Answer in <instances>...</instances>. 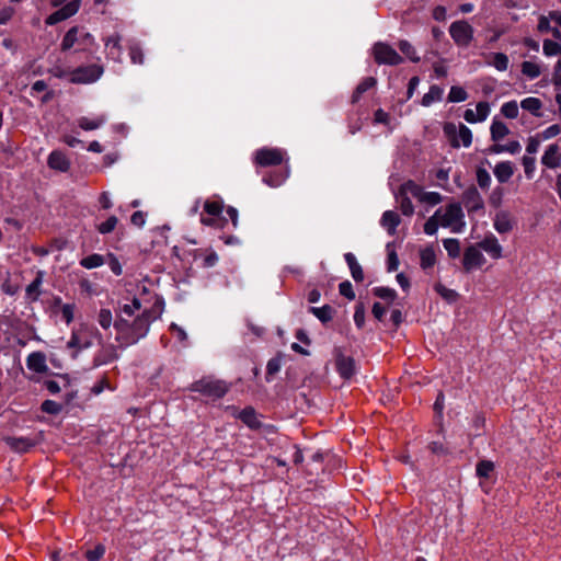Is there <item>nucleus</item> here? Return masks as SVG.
<instances>
[{
    "mask_svg": "<svg viewBox=\"0 0 561 561\" xmlns=\"http://www.w3.org/2000/svg\"><path fill=\"white\" fill-rule=\"evenodd\" d=\"M105 546L98 543L93 549L85 551L84 557L88 561H100L105 554Z\"/></svg>",
    "mask_w": 561,
    "mask_h": 561,
    "instance_id": "nucleus-51",
    "label": "nucleus"
},
{
    "mask_svg": "<svg viewBox=\"0 0 561 561\" xmlns=\"http://www.w3.org/2000/svg\"><path fill=\"white\" fill-rule=\"evenodd\" d=\"M490 64L499 71H505L508 67V57L503 53H494L491 56Z\"/></svg>",
    "mask_w": 561,
    "mask_h": 561,
    "instance_id": "nucleus-41",
    "label": "nucleus"
},
{
    "mask_svg": "<svg viewBox=\"0 0 561 561\" xmlns=\"http://www.w3.org/2000/svg\"><path fill=\"white\" fill-rule=\"evenodd\" d=\"M486 260L483 256L481 249L477 245H469L465 249L462 256V267L466 273L473 270L481 268Z\"/></svg>",
    "mask_w": 561,
    "mask_h": 561,
    "instance_id": "nucleus-10",
    "label": "nucleus"
},
{
    "mask_svg": "<svg viewBox=\"0 0 561 561\" xmlns=\"http://www.w3.org/2000/svg\"><path fill=\"white\" fill-rule=\"evenodd\" d=\"M501 113L507 118H516L519 113V107L516 101H510L501 106Z\"/></svg>",
    "mask_w": 561,
    "mask_h": 561,
    "instance_id": "nucleus-50",
    "label": "nucleus"
},
{
    "mask_svg": "<svg viewBox=\"0 0 561 561\" xmlns=\"http://www.w3.org/2000/svg\"><path fill=\"white\" fill-rule=\"evenodd\" d=\"M286 152L279 148L264 147L256 150L254 162L261 167L279 165L284 161Z\"/></svg>",
    "mask_w": 561,
    "mask_h": 561,
    "instance_id": "nucleus-9",
    "label": "nucleus"
},
{
    "mask_svg": "<svg viewBox=\"0 0 561 561\" xmlns=\"http://www.w3.org/2000/svg\"><path fill=\"white\" fill-rule=\"evenodd\" d=\"M400 216L392 210L385 211L380 220L381 226L387 230V232L390 236H393L396 233V229L400 225Z\"/></svg>",
    "mask_w": 561,
    "mask_h": 561,
    "instance_id": "nucleus-26",
    "label": "nucleus"
},
{
    "mask_svg": "<svg viewBox=\"0 0 561 561\" xmlns=\"http://www.w3.org/2000/svg\"><path fill=\"white\" fill-rule=\"evenodd\" d=\"M238 417L250 428L257 430L262 426L255 410L252 407H247L239 412Z\"/></svg>",
    "mask_w": 561,
    "mask_h": 561,
    "instance_id": "nucleus-27",
    "label": "nucleus"
},
{
    "mask_svg": "<svg viewBox=\"0 0 561 561\" xmlns=\"http://www.w3.org/2000/svg\"><path fill=\"white\" fill-rule=\"evenodd\" d=\"M467 99H468V93L463 88L458 87V85H453L450 88V91L448 93V102L458 103V102H463Z\"/></svg>",
    "mask_w": 561,
    "mask_h": 561,
    "instance_id": "nucleus-43",
    "label": "nucleus"
},
{
    "mask_svg": "<svg viewBox=\"0 0 561 561\" xmlns=\"http://www.w3.org/2000/svg\"><path fill=\"white\" fill-rule=\"evenodd\" d=\"M95 45L94 37L88 33L83 32V30L80 28V36H79V44L81 50H89L91 46Z\"/></svg>",
    "mask_w": 561,
    "mask_h": 561,
    "instance_id": "nucleus-57",
    "label": "nucleus"
},
{
    "mask_svg": "<svg viewBox=\"0 0 561 561\" xmlns=\"http://www.w3.org/2000/svg\"><path fill=\"white\" fill-rule=\"evenodd\" d=\"M535 165H536V160L534 157H531V156L523 157V167H524L525 175L529 180L533 179V176H534V172L536 169Z\"/></svg>",
    "mask_w": 561,
    "mask_h": 561,
    "instance_id": "nucleus-59",
    "label": "nucleus"
},
{
    "mask_svg": "<svg viewBox=\"0 0 561 561\" xmlns=\"http://www.w3.org/2000/svg\"><path fill=\"white\" fill-rule=\"evenodd\" d=\"M280 369V359L277 357L271 358L266 365V380L270 381V377H273Z\"/></svg>",
    "mask_w": 561,
    "mask_h": 561,
    "instance_id": "nucleus-62",
    "label": "nucleus"
},
{
    "mask_svg": "<svg viewBox=\"0 0 561 561\" xmlns=\"http://www.w3.org/2000/svg\"><path fill=\"white\" fill-rule=\"evenodd\" d=\"M444 248L453 259L460 255V242L458 239L449 238L443 241Z\"/></svg>",
    "mask_w": 561,
    "mask_h": 561,
    "instance_id": "nucleus-44",
    "label": "nucleus"
},
{
    "mask_svg": "<svg viewBox=\"0 0 561 561\" xmlns=\"http://www.w3.org/2000/svg\"><path fill=\"white\" fill-rule=\"evenodd\" d=\"M96 321L104 330L110 329L112 324L114 325L113 316L110 309L102 308L98 313Z\"/></svg>",
    "mask_w": 561,
    "mask_h": 561,
    "instance_id": "nucleus-45",
    "label": "nucleus"
},
{
    "mask_svg": "<svg viewBox=\"0 0 561 561\" xmlns=\"http://www.w3.org/2000/svg\"><path fill=\"white\" fill-rule=\"evenodd\" d=\"M403 192H410V194L419 198L420 202L432 206L439 204L442 201V195L439 193L424 192L423 188L413 181H408L403 184Z\"/></svg>",
    "mask_w": 561,
    "mask_h": 561,
    "instance_id": "nucleus-11",
    "label": "nucleus"
},
{
    "mask_svg": "<svg viewBox=\"0 0 561 561\" xmlns=\"http://www.w3.org/2000/svg\"><path fill=\"white\" fill-rule=\"evenodd\" d=\"M374 59L378 65L397 66L403 58L390 45L378 42L373 47Z\"/></svg>",
    "mask_w": 561,
    "mask_h": 561,
    "instance_id": "nucleus-8",
    "label": "nucleus"
},
{
    "mask_svg": "<svg viewBox=\"0 0 561 561\" xmlns=\"http://www.w3.org/2000/svg\"><path fill=\"white\" fill-rule=\"evenodd\" d=\"M436 263V254L432 247L420 251V265L423 270L432 268Z\"/></svg>",
    "mask_w": 561,
    "mask_h": 561,
    "instance_id": "nucleus-34",
    "label": "nucleus"
},
{
    "mask_svg": "<svg viewBox=\"0 0 561 561\" xmlns=\"http://www.w3.org/2000/svg\"><path fill=\"white\" fill-rule=\"evenodd\" d=\"M117 346L114 344H102L93 358L94 366H102L118 359Z\"/></svg>",
    "mask_w": 561,
    "mask_h": 561,
    "instance_id": "nucleus-13",
    "label": "nucleus"
},
{
    "mask_svg": "<svg viewBox=\"0 0 561 561\" xmlns=\"http://www.w3.org/2000/svg\"><path fill=\"white\" fill-rule=\"evenodd\" d=\"M490 114V105L488 102H479L476 108H467L463 113V118L468 123L483 122Z\"/></svg>",
    "mask_w": 561,
    "mask_h": 561,
    "instance_id": "nucleus-16",
    "label": "nucleus"
},
{
    "mask_svg": "<svg viewBox=\"0 0 561 561\" xmlns=\"http://www.w3.org/2000/svg\"><path fill=\"white\" fill-rule=\"evenodd\" d=\"M442 213V208H438L435 214L430 217L424 224V232L428 236H433L437 232L438 227L440 226L438 216Z\"/></svg>",
    "mask_w": 561,
    "mask_h": 561,
    "instance_id": "nucleus-40",
    "label": "nucleus"
},
{
    "mask_svg": "<svg viewBox=\"0 0 561 561\" xmlns=\"http://www.w3.org/2000/svg\"><path fill=\"white\" fill-rule=\"evenodd\" d=\"M477 244L494 260H499L503 256V248L494 234L485 236L484 239Z\"/></svg>",
    "mask_w": 561,
    "mask_h": 561,
    "instance_id": "nucleus-15",
    "label": "nucleus"
},
{
    "mask_svg": "<svg viewBox=\"0 0 561 561\" xmlns=\"http://www.w3.org/2000/svg\"><path fill=\"white\" fill-rule=\"evenodd\" d=\"M309 312L322 323H327L333 319L334 309L330 305H324L322 307H310Z\"/></svg>",
    "mask_w": 561,
    "mask_h": 561,
    "instance_id": "nucleus-35",
    "label": "nucleus"
},
{
    "mask_svg": "<svg viewBox=\"0 0 561 561\" xmlns=\"http://www.w3.org/2000/svg\"><path fill=\"white\" fill-rule=\"evenodd\" d=\"M444 136L448 140H471V130L462 123H445L443 126Z\"/></svg>",
    "mask_w": 561,
    "mask_h": 561,
    "instance_id": "nucleus-12",
    "label": "nucleus"
},
{
    "mask_svg": "<svg viewBox=\"0 0 561 561\" xmlns=\"http://www.w3.org/2000/svg\"><path fill=\"white\" fill-rule=\"evenodd\" d=\"M42 411L48 414H58L61 411V405L53 400H45L42 403Z\"/></svg>",
    "mask_w": 561,
    "mask_h": 561,
    "instance_id": "nucleus-64",
    "label": "nucleus"
},
{
    "mask_svg": "<svg viewBox=\"0 0 561 561\" xmlns=\"http://www.w3.org/2000/svg\"><path fill=\"white\" fill-rule=\"evenodd\" d=\"M53 7H60L46 19V24L54 25L75 15L80 8V0H51Z\"/></svg>",
    "mask_w": 561,
    "mask_h": 561,
    "instance_id": "nucleus-6",
    "label": "nucleus"
},
{
    "mask_svg": "<svg viewBox=\"0 0 561 561\" xmlns=\"http://www.w3.org/2000/svg\"><path fill=\"white\" fill-rule=\"evenodd\" d=\"M141 308V304L139 301V299L137 298H134L129 304H125L121 307V311L128 316V317H131L135 314L136 311L140 310Z\"/></svg>",
    "mask_w": 561,
    "mask_h": 561,
    "instance_id": "nucleus-61",
    "label": "nucleus"
},
{
    "mask_svg": "<svg viewBox=\"0 0 561 561\" xmlns=\"http://www.w3.org/2000/svg\"><path fill=\"white\" fill-rule=\"evenodd\" d=\"M443 94H444L443 88H440L436 84L431 85L428 92L425 93L422 98V105L430 106L434 102L440 101L443 98Z\"/></svg>",
    "mask_w": 561,
    "mask_h": 561,
    "instance_id": "nucleus-37",
    "label": "nucleus"
},
{
    "mask_svg": "<svg viewBox=\"0 0 561 561\" xmlns=\"http://www.w3.org/2000/svg\"><path fill=\"white\" fill-rule=\"evenodd\" d=\"M542 50L547 57L557 56L561 54V45L554 41L545 39Z\"/></svg>",
    "mask_w": 561,
    "mask_h": 561,
    "instance_id": "nucleus-54",
    "label": "nucleus"
},
{
    "mask_svg": "<svg viewBox=\"0 0 561 561\" xmlns=\"http://www.w3.org/2000/svg\"><path fill=\"white\" fill-rule=\"evenodd\" d=\"M79 36H80V27L73 26L65 34L62 42H61V49L62 50H69L72 48L76 44H79Z\"/></svg>",
    "mask_w": 561,
    "mask_h": 561,
    "instance_id": "nucleus-32",
    "label": "nucleus"
},
{
    "mask_svg": "<svg viewBox=\"0 0 561 561\" xmlns=\"http://www.w3.org/2000/svg\"><path fill=\"white\" fill-rule=\"evenodd\" d=\"M462 203L468 213H477L483 209V199L474 186H471L463 192Z\"/></svg>",
    "mask_w": 561,
    "mask_h": 561,
    "instance_id": "nucleus-14",
    "label": "nucleus"
},
{
    "mask_svg": "<svg viewBox=\"0 0 561 561\" xmlns=\"http://www.w3.org/2000/svg\"><path fill=\"white\" fill-rule=\"evenodd\" d=\"M520 107L534 116H541L542 102L538 98L528 96L520 102Z\"/></svg>",
    "mask_w": 561,
    "mask_h": 561,
    "instance_id": "nucleus-29",
    "label": "nucleus"
},
{
    "mask_svg": "<svg viewBox=\"0 0 561 561\" xmlns=\"http://www.w3.org/2000/svg\"><path fill=\"white\" fill-rule=\"evenodd\" d=\"M5 443L8 446H10L11 449L18 451V453H26L31 448H33L37 442L35 439H32L30 437H5Z\"/></svg>",
    "mask_w": 561,
    "mask_h": 561,
    "instance_id": "nucleus-21",
    "label": "nucleus"
},
{
    "mask_svg": "<svg viewBox=\"0 0 561 561\" xmlns=\"http://www.w3.org/2000/svg\"><path fill=\"white\" fill-rule=\"evenodd\" d=\"M75 311H76L75 304H65L61 306V308H60L61 318L67 324H70L73 321Z\"/></svg>",
    "mask_w": 561,
    "mask_h": 561,
    "instance_id": "nucleus-58",
    "label": "nucleus"
},
{
    "mask_svg": "<svg viewBox=\"0 0 561 561\" xmlns=\"http://www.w3.org/2000/svg\"><path fill=\"white\" fill-rule=\"evenodd\" d=\"M541 163L548 169H557L561 165V151L557 144H551L546 149Z\"/></svg>",
    "mask_w": 561,
    "mask_h": 561,
    "instance_id": "nucleus-17",
    "label": "nucleus"
},
{
    "mask_svg": "<svg viewBox=\"0 0 561 561\" xmlns=\"http://www.w3.org/2000/svg\"><path fill=\"white\" fill-rule=\"evenodd\" d=\"M26 366L30 370L38 374H45L48 370L46 356L42 352H33L26 358Z\"/></svg>",
    "mask_w": 561,
    "mask_h": 561,
    "instance_id": "nucleus-19",
    "label": "nucleus"
},
{
    "mask_svg": "<svg viewBox=\"0 0 561 561\" xmlns=\"http://www.w3.org/2000/svg\"><path fill=\"white\" fill-rule=\"evenodd\" d=\"M224 203L220 199H207L204 203L205 215L201 216V222L205 226L224 228L226 219L221 217Z\"/></svg>",
    "mask_w": 561,
    "mask_h": 561,
    "instance_id": "nucleus-4",
    "label": "nucleus"
},
{
    "mask_svg": "<svg viewBox=\"0 0 561 561\" xmlns=\"http://www.w3.org/2000/svg\"><path fill=\"white\" fill-rule=\"evenodd\" d=\"M104 263V256L98 253L88 255L80 261V265L88 270L102 266Z\"/></svg>",
    "mask_w": 561,
    "mask_h": 561,
    "instance_id": "nucleus-39",
    "label": "nucleus"
},
{
    "mask_svg": "<svg viewBox=\"0 0 561 561\" xmlns=\"http://www.w3.org/2000/svg\"><path fill=\"white\" fill-rule=\"evenodd\" d=\"M117 224L118 218L116 216H110L105 221L96 226V230L101 234H107L115 230Z\"/></svg>",
    "mask_w": 561,
    "mask_h": 561,
    "instance_id": "nucleus-49",
    "label": "nucleus"
},
{
    "mask_svg": "<svg viewBox=\"0 0 561 561\" xmlns=\"http://www.w3.org/2000/svg\"><path fill=\"white\" fill-rule=\"evenodd\" d=\"M104 72L100 65L78 67L69 72V81L75 84H90L98 81Z\"/></svg>",
    "mask_w": 561,
    "mask_h": 561,
    "instance_id": "nucleus-5",
    "label": "nucleus"
},
{
    "mask_svg": "<svg viewBox=\"0 0 561 561\" xmlns=\"http://www.w3.org/2000/svg\"><path fill=\"white\" fill-rule=\"evenodd\" d=\"M286 178V172L270 173L263 178V182L272 187H277L285 182Z\"/></svg>",
    "mask_w": 561,
    "mask_h": 561,
    "instance_id": "nucleus-46",
    "label": "nucleus"
},
{
    "mask_svg": "<svg viewBox=\"0 0 561 561\" xmlns=\"http://www.w3.org/2000/svg\"><path fill=\"white\" fill-rule=\"evenodd\" d=\"M491 134L493 140L501 139L507 136L508 128L503 122L494 121L491 126Z\"/></svg>",
    "mask_w": 561,
    "mask_h": 561,
    "instance_id": "nucleus-52",
    "label": "nucleus"
},
{
    "mask_svg": "<svg viewBox=\"0 0 561 561\" xmlns=\"http://www.w3.org/2000/svg\"><path fill=\"white\" fill-rule=\"evenodd\" d=\"M344 259L350 267L352 277L355 282L359 283L364 280V272L355 255L351 252L344 254Z\"/></svg>",
    "mask_w": 561,
    "mask_h": 561,
    "instance_id": "nucleus-28",
    "label": "nucleus"
},
{
    "mask_svg": "<svg viewBox=\"0 0 561 561\" xmlns=\"http://www.w3.org/2000/svg\"><path fill=\"white\" fill-rule=\"evenodd\" d=\"M105 122V117L103 115L94 116V117H80L78 119V126L84 130H94L101 127Z\"/></svg>",
    "mask_w": 561,
    "mask_h": 561,
    "instance_id": "nucleus-33",
    "label": "nucleus"
},
{
    "mask_svg": "<svg viewBox=\"0 0 561 561\" xmlns=\"http://www.w3.org/2000/svg\"><path fill=\"white\" fill-rule=\"evenodd\" d=\"M373 293L376 297L387 301H393L397 298L396 290L389 287H375Z\"/></svg>",
    "mask_w": 561,
    "mask_h": 561,
    "instance_id": "nucleus-53",
    "label": "nucleus"
},
{
    "mask_svg": "<svg viewBox=\"0 0 561 561\" xmlns=\"http://www.w3.org/2000/svg\"><path fill=\"white\" fill-rule=\"evenodd\" d=\"M520 71L523 76L529 80H534L541 75V66L535 61H523L520 65Z\"/></svg>",
    "mask_w": 561,
    "mask_h": 561,
    "instance_id": "nucleus-36",
    "label": "nucleus"
},
{
    "mask_svg": "<svg viewBox=\"0 0 561 561\" xmlns=\"http://www.w3.org/2000/svg\"><path fill=\"white\" fill-rule=\"evenodd\" d=\"M493 173L500 183H506L514 174V164L511 161H503L497 163Z\"/></svg>",
    "mask_w": 561,
    "mask_h": 561,
    "instance_id": "nucleus-25",
    "label": "nucleus"
},
{
    "mask_svg": "<svg viewBox=\"0 0 561 561\" xmlns=\"http://www.w3.org/2000/svg\"><path fill=\"white\" fill-rule=\"evenodd\" d=\"M442 213L438 216L439 224L444 228H449L454 233H460L465 228L463 211L459 204H449L440 207Z\"/></svg>",
    "mask_w": 561,
    "mask_h": 561,
    "instance_id": "nucleus-2",
    "label": "nucleus"
},
{
    "mask_svg": "<svg viewBox=\"0 0 561 561\" xmlns=\"http://www.w3.org/2000/svg\"><path fill=\"white\" fill-rule=\"evenodd\" d=\"M163 311V304L157 300L149 309H145L141 314L136 317L133 322L124 318H117L114 321L116 330V342L121 348L136 344L145 337L149 331L150 324L159 319Z\"/></svg>",
    "mask_w": 561,
    "mask_h": 561,
    "instance_id": "nucleus-1",
    "label": "nucleus"
},
{
    "mask_svg": "<svg viewBox=\"0 0 561 561\" xmlns=\"http://www.w3.org/2000/svg\"><path fill=\"white\" fill-rule=\"evenodd\" d=\"M44 272L38 271L34 280L26 287V296L32 301H36L41 295L39 287L42 286Z\"/></svg>",
    "mask_w": 561,
    "mask_h": 561,
    "instance_id": "nucleus-31",
    "label": "nucleus"
},
{
    "mask_svg": "<svg viewBox=\"0 0 561 561\" xmlns=\"http://www.w3.org/2000/svg\"><path fill=\"white\" fill-rule=\"evenodd\" d=\"M193 257L195 261L201 260L202 266L205 268L213 267L218 262V255L211 248L194 250Z\"/></svg>",
    "mask_w": 561,
    "mask_h": 561,
    "instance_id": "nucleus-20",
    "label": "nucleus"
},
{
    "mask_svg": "<svg viewBox=\"0 0 561 561\" xmlns=\"http://www.w3.org/2000/svg\"><path fill=\"white\" fill-rule=\"evenodd\" d=\"M476 175L478 185L483 190H488L491 184V176L489 172L483 168H478Z\"/></svg>",
    "mask_w": 561,
    "mask_h": 561,
    "instance_id": "nucleus-56",
    "label": "nucleus"
},
{
    "mask_svg": "<svg viewBox=\"0 0 561 561\" xmlns=\"http://www.w3.org/2000/svg\"><path fill=\"white\" fill-rule=\"evenodd\" d=\"M504 190L501 186H496L489 196V203L491 206L497 208L502 204Z\"/></svg>",
    "mask_w": 561,
    "mask_h": 561,
    "instance_id": "nucleus-60",
    "label": "nucleus"
},
{
    "mask_svg": "<svg viewBox=\"0 0 561 561\" xmlns=\"http://www.w3.org/2000/svg\"><path fill=\"white\" fill-rule=\"evenodd\" d=\"M47 163L50 169H54V170H57L60 172L68 171V169L70 167V162H69L68 158L66 157V154H64L60 151H53L48 157Z\"/></svg>",
    "mask_w": 561,
    "mask_h": 561,
    "instance_id": "nucleus-24",
    "label": "nucleus"
},
{
    "mask_svg": "<svg viewBox=\"0 0 561 561\" xmlns=\"http://www.w3.org/2000/svg\"><path fill=\"white\" fill-rule=\"evenodd\" d=\"M92 345L91 340H80V333H71L70 340L67 343L69 348L83 350Z\"/></svg>",
    "mask_w": 561,
    "mask_h": 561,
    "instance_id": "nucleus-48",
    "label": "nucleus"
},
{
    "mask_svg": "<svg viewBox=\"0 0 561 561\" xmlns=\"http://www.w3.org/2000/svg\"><path fill=\"white\" fill-rule=\"evenodd\" d=\"M474 30L466 20H458L450 24L449 35L458 47H468L473 41Z\"/></svg>",
    "mask_w": 561,
    "mask_h": 561,
    "instance_id": "nucleus-7",
    "label": "nucleus"
},
{
    "mask_svg": "<svg viewBox=\"0 0 561 561\" xmlns=\"http://www.w3.org/2000/svg\"><path fill=\"white\" fill-rule=\"evenodd\" d=\"M339 293L348 300L355 299V293L351 282L344 280L339 285Z\"/></svg>",
    "mask_w": 561,
    "mask_h": 561,
    "instance_id": "nucleus-63",
    "label": "nucleus"
},
{
    "mask_svg": "<svg viewBox=\"0 0 561 561\" xmlns=\"http://www.w3.org/2000/svg\"><path fill=\"white\" fill-rule=\"evenodd\" d=\"M399 49L411 61H420V57L416 54L415 48L405 39L399 42Z\"/></svg>",
    "mask_w": 561,
    "mask_h": 561,
    "instance_id": "nucleus-47",
    "label": "nucleus"
},
{
    "mask_svg": "<svg viewBox=\"0 0 561 561\" xmlns=\"http://www.w3.org/2000/svg\"><path fill=\"white\" fill-rule=\"evenodd\" d=\"M495 466L491 460H481L476 466V472L479 478H489Z\"/></svg>",
    "mask_w": 561,
    "mask_h": 561,
    "instance_id": "nucleus-42",
    "label": "nucleus"
},
{
    "mask_svg": "<svg viewBox=\"0 0 561 561\" xmlns=\"http://www.w3.org/2000/svg\"><path fill=\"white\" fill-rule=\"evenodd\" d=\"M494 228L499 233H507L513 230L514 221L507 211H500L494 218Z\"/></svg>",
    "mask_w": 561,
    "mask_h": 561,
    "instance_id": "nucleus-23",
    "label": "nucleus"
},
{
    "mask_svg": "<svg viewBox=\"0 0 561 561\" xmlns=\"http://www.w3.org/2000/svg\"><path fill=\"white\" fill-rule=\"evenodd\" d=\"M408 194H410V192H403V184H402L400 187L399 196H398L399 204H400V210L402 211L403 215L411 216L414 213V207H413L411 199L408 197Z\"/></svg>",
    "mask_w": 561,
    "mask_h": 561,
    "instance_id": "nucleus-38",
    "label": "nucleus"
},
{
    "mask_svg": "<svg viewBox=\"0 0 561 561\" xmlns=\"http://www.w3.org/2000/svg\"><path fill=\"white\" fill-rule=\"evenodd\" d=\"M192 390L208 398L219 399L228 392L229 386L224 380L205 377L193 382Z\"/></svg>",
    "mask_w": 561,
    "mask_h": 561,
    "instance_id": "nucleus-3",
    "label": "nucleus"
},
{
    "mask_svg": "<svg viewBox=\"0 0 561 561\" xmlns=\"http://www.w3.org/2000/svg\"><path fill=\"white\" fill-rule=\"evenodd\" d=\"M336 369L341 377L350 379L355 374V362L348 356H339L336 358Z\"/></svg>",
    "mask_w": 561,
    "mask_h": 561,
    "instance_id": "nucleus-22",
    "label": "nucleus"
},
{
    "mask_svg": "<svg viewBox=\"0 0 561 561\" xmlns=\"http://www.w3.org/2000/svg\"><path fill=\"white\" fill-rule=\"evenodd\" d=\"M377 81L374 77H366L364 78L359 83L358 85L356 87L353 95H352V102L353 103H356L359 101V99L362 98V95L370 90L371 88H374L376 85Z\"/></svg>",
    "mask_w": 561,
    "mask_h": 561,
    "instance_id": "nucleus-30",
    "label": "nucleus"
},
{
    "mask_svg": "<svg viewBox=\"0 0 561 561\" xmlns=\"http://www.w3.org/2000/svg\"><path fill=\"white\" fill-rule=\"evenodd\" d=\"M121 36L113 34L104 39L107 58L119 61L122 57Z\"/></svg>",
    "mask_w": 561,
    "mask_h": 561,
    "instance_id": "nucleus-18",
    "label": "nucleus"
},
{
    "mask_svg": "<svg viewBox=\"0 0 561 561\" xmlns=\"http://www.w3.org/2000/svg\"><path fill=\"white\" fill-rule=\"evenodd\" d=\"M129 57L133 64L142 65L144 64V51L138 44L129 45Z\"/></svg>",
    "mask_w": 561,
    "mask_h": 561,
    "instance_id": "nucleus-55",
    "label": "nucleus"
}]
</instances>
